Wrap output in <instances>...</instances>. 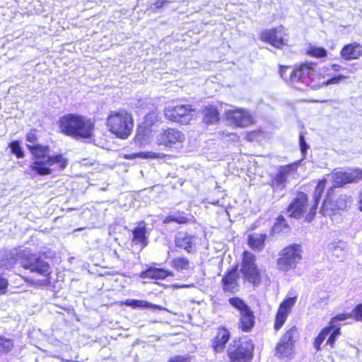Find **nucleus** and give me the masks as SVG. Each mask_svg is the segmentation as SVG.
Listing matches in <instances>:
<instances>
[{
	"instance_id": "1",
	"label": "nucleus",
	"mask_w": 362,
	"mask_h": 362,
	"mask_svg": "<svg viewBox=\"0 0 362 362\" xmlns=\"http://www.w3.org/2000/svg\"><path fill=\"white\" fill-rule=\"evenodd\" d=\"M26 141L29 143L27 147L33 156L30 169L36 175H50L52 172L51 167L55 165L62 170L66 167L67 160L62 154L49 156V146L35 144L37 141L35 131H30L27 134Z\"/></svg>"
},
{
	"instance_id": "2",
	"label": "nucleus",
	"mask_w": 362,
	"mask_h": 362,
	"mask_svg": "<svg viewBox=\"0 0 362 362\" xmlns=\"http://www.w3.org/2000/svg\"><path fill=\"white\" fill-rule=\"evenodd\" d=\"M63 134L76 139H90L94 130V122L89 118L76 114H67L59 119Z\"/></svg>"
},
{
	"instance_id": "3",
	"label": "nucleus",
	"mask_w": 362,
	"mask_h": 362,
	"mask_svg": "<svg viewBox=\"0 0 362 362\" xmlns=\"http://www.w3.org/2000/svg\"><path fill=\"white\" fill-rule=\"evenodd\" d=\"M109 131L119 139L128 138L134 127L133 117L127 110L110 111L106 122Z\"/></svg>"
},
{
	"instance_id": "4",
	"label": "nucleus",
	"mask_w": 362,
	"mask_h": 362,
	"mask_svg": "<svg viewBox=\"0 0 362 362\" xmlns=\"http://www.w3.org/2000/svg\"><path fill=\"white\" fill-rule=\"evenodd\" d=\"M317 64L313 62H307L301 64L298 68L292 69L289 66H281L279 74L286 82H302L307 86L315 87L312 84L315 76Z\"/></svg>"
},
{
	"instance_id": "5",
	"label": "nucleus",
	"mask_w": 362,
	"mask_h": 362,
	"mask_svg": "<svg viewBox=\"0 0 362 362\" xmlns=\"http://www.w3.org/2000/svg\"><path fill=\"white\" fill-rule=\"evenodd\" d=\"M301 247L300 245H291L279 252L276 261L277 269L284 273L294 270L302 259Z\"/></svg>"
},
{
	"instance_id": "6",
	"label": "nucleus",
	"mask_w": 362,
	"mask_h": 362,
	"mask_svg": "<svg viewBox=\"0 0 362 362\" xmlns=\"http://www.w3.org/2000/svg\"><path fill=\"white\" fill-rule=\"evenodd\" d=\"M19 260L21 266L32 272H36L45 277H49L52 273L48 262L37 255L32 254L28 250H23L19 253Z\"/></svg>"
},
{
	"instance_id": "7",
	"label": "nucleus",
	"mask_w": 362,
	"mask_h": 362,
	"mask_svg": "<svg viewBox=\"0 0 362 362\" xmlns=\"http://www.w3.org/2000/svg\"><path fill=\"white\" fill-rule=\"evenodd\" d=\"M256 257L254 254L245 251L243 255V260L240 272L245 281H247L257 286L260 284V272L255 264Z\"/></svg>"
},
{
	"instance_id": "8",
	"label": "nucleus",
	"mask_w": 362,
	"mask_h": 362,
	"mask_svg": "<svg viewBox=\"0 0 362 362\" xmlns=\"http://www.w3.org/2000/svg\"><path fill=\"white\" fill-rule=\"evenodd\" d=\"M157 142L159 145L169 148H180L185 141V134L176 128L163 129L157 135Z\"/></svg>"
},
{
	"instance_id": "9",
	"label": "nucleus",
	"mask_w": 362,
	"mask_h": 362,
	"mask_svg": "<svg viewBox=\"0 0 362 362\" xmlns=\"http://www.w3.org/2000/svg\"><path fill=\"white\" fill-rule=\"evenodd\" d=\"M229 303L240 312V327L244 332L250 331L254 326L255 317L250 308L240 298H229Z\"/></svg>"
},
{
	"instance_id": "10",
	"label": "nucleus",
	"mask_w": 362,
	"mask_h": 362,
	"mask_svg": "<svg viewBox=\"0 0 362 362\" xmlns=\"http://www.w3.org/2000/svg\"><path fill=\"white\" fill-rule=\"evenodd\" d=\"M192 111L191 105H180L167 107L164 110V114L165 117L172 122L187 124L192 118Z\"/></svg>"
},
{
	"instance_id": "11",
	"label": "nucleus",
	"mask_w": 362,
	"mask_h": 362,
	"mask_svg": "<svg viewBox=\"0 0 362 362\" xmlns=\"http://www.w3.org/2000/svg\"><path fill=\"white\" fill-rule=\"evenodd\" d=\"M298 336L296 326L288 329L276 345V355L279 358L287 357L293 353L294 343Z\"/></svg>"
},
{
	"instance_id": "12",
	"label": "nucleus",
	"mask_w": 362,
	"mask_h": 362,
	"mask_svg": "<svg viewBox=\"0 0 362 362\" xmlns=\"http://www.w3.org/2000/svg\"><path fill=\"white\" fill-rule=\"evenodd\" d=\"M310 206L308 204V195L304 192H299L293 202L288 206L287 212L290 217L300 218L309 213ZM307 221V219H305Z\"/></svg>"
},
{
	"instance_id": "13",
	"label": "nucleus",
	"mask_w": 362,
	"mask_h": 362,
	"mask_svg": "<svg viewBox=\"0 0 362 362\" xmlns=\"http://www.w3.org/2000/svg\"><path fill=\"white\" fill-rule=\"evenodd\" d=\"M226 119L239 127H246L254 122L252 115L246 110L236 108L226 112Z\"/></svg>"
},
{
	"instance_id": "14",
	"label": "nucleus",
	"mask_w": 362,
	"mask_h": 362,
	"mask_svg": "<svg viewBox=\"0 0 362 362\" xmlns=\"http://www.w3.org/2000/svg\"><path fill=\"white\" fill-rule=\"evenodd\" d=\"M296 173V168L292 165L281 167L272 180V187L278 191L284 189L289 179L294 177Z\"/></svg>"
},
{
	"instance_id": "15",
	"label": "nucleus",
	"mask_w": 362,
	"mask_h": 362,
	"mask_svg": "<svg viewBox=\"0 0 362 362\" xmlns=\"http://www.w3.org/2000/svg\"><path fill=\"white\" fill-rule=\"evenodd\" d=\"M286 35L284 28L281 25L275 29L265 30L261 34V39L270 43L276 48H281L286 45L287 40L284 39Z\"/></svg>"
},
{
	"instance_id": "16",
	"label": "nucleus",
	"mask_w": 362,
	"mask_h": 362,
	"mask_svg": "<svg viewBox=\"0 0 362 362\" xmlns=\"http://www.w3.org/2000/svg\"><path fill=\"white\" fill-rule=\"evenodd\" d=\"M362 178V171L358 169L350 172L337 171L332 173V179L335 187L352 182H358Z\"/></svg>"
},
{
	"instance_id": "17",
	"label": "nucleus",
	"mask_w": 362,
	"mask_h": 362,
	"mask_svg": "<svg viewBox=\"0 0 362 362\" xmlns=\"http://www.w3.org/2000/svg\"><path fill=\"white\" fill-rule=\"evenodd\" d=\"M351 317L349 314H339L332 317L327 327H332V332L328 335V338L326 341V345H329L331 348L334 347L337 337L341 334L340 324L339 322L347 320Z\"/></svg>"
},
{
	"instance_id": "18",
	"label": "nucleus",
	"mask_w": 362,
	"mask_h": 362,
	"mask_svg": "<svg viewBox=\"0 0 362 362\" xmlns=\"http://www.w3.org/2000/svg\"><path fill=\"white\" fill-rule=\"evenodd\" d=\"M197 237L185 231L178 232L175 238V245L187 252L195 250Z\"/></svg>"
},
{
	"instance_id": "19",
	"label": "nucleus",
	"mask_w": 362,
	"mask_h": 362,
	"mask_svg": "<svg viewBox=\"0 0 362 362\" xmlns=\"http://www.w3.org/2000/svg\"><path fill=\"white\" fill-rule=\"evenodd\" d=\"M296 298H288L284 300L280 305L278 312L276 315V320L274 323V329L279 330L284 324L288 314L291 308L294 305Z\"/></svg>"
},
{
	"instance_id": "20",
	"label": "nucleus",
	"mask_w": 362,
	"mask_h": 362,
	"mask_svg": "<svg viewBox=\"0 0 362 362\" xmlns=\"http://www.w3.org/2000/svg\"><path fill=\"white\" fill-rule=\"evenodd\" d=\"M340 56L346 61L358 59L362 56V45L356 42L346 45L341 49Z\"/></svg>"
},
{
	"instance_id": "21",
	"label": "nucleus",
	"mask_w": 362,
	"mask_h": 362,
	"mask_svg": "<svg viewBox=\"0 0 362 362\" xmlns=\"http://www.w3.org/2000/svg\"><path fill=\"white\" fill-rule=\"evenodd\" d=\"M326 182L327 180L325 179H323L318 182L315 187V190L314 192V204L312 206H310L309 213L306 216V219L308 222L312 221L315 216L317 206L322 197V194L324 192L326 186Z\"/></svg>"
},
{
	"instance_id": "22",
	"label": "nucleus",
	"mask_w": 362,
	"mask_h": 362,
	"mask_svg": "<svg viewBox=\"0 0 362 362\" xmlns=\"http://www.w3.org/2000/svg\"><path fill=\"white\" fill-rule=\"evenodd\" d=\"M230 338V332L224 327L218 329L216 336L213 341V348L216 353L222 352L225 348L226 344Z\"/></svg>"
},
{
	"instance_id": "23",
	"label": "nucleus",
	"mask_w": 362,
	"mask_h": 362,
	"mask_svg": "<svg viewBox=\"0 0 362 362\" xmlns=\"http://www.w3.org/2000/svg\"><path fill=\"white\" fill-rule=\"evenodd\" d=\"M173 276L172 272L161 268L150 267L142 272L140 276L143 279H165L168 276Z\"/></svg>"
},
{
	"instance_id": "24",
	"label": "nucleus",
	"mask_w": 362,
	"mask_h": 362,
	"mask_svg": "<svg viewBox=\"0 0 362 362\" xmlns=\"http://www.w3.org/2000/svg\"><path fill=\"white\" fill-rule=\"evenodd\" d=\"M223 289L234 293L238 291V274L236 270L229 272L223 279Z\"/></svg>"
},
{
	"instance_id": "25",
	"label": "nucleus",
	"mask_w": 362,
	"mask_h": 362,
	"mask_svg": "<svg viewBox=\"0 0 362 362\" xmlns=\"http://www.w3.org/2000/svg\"><path fill=\"white\" fill-rule=\"evenodd\" d=\"M266 235L253 233L248 237V244L253 250H261L264 245Z\"/></svg>"
},
{
	"instance_id": "26",
	"label": "nucleus",
	"mask_w": 362,
	"mask_h": 362,
	"mask_svg": "<svg viewBox=\"0 0 362 362\" xmlns=\"http://www.w3.org/2000/svg\"><path fill=\"white\" fill-rule=\"evenodd\" d=\"M203 121L207 124L216 123L219 119L218 110L213 106L206 107L203 110Z\"/></svg>"
},
{
	"instance_id": "27",
	"label": "nucleus",
	"mask_w": 362,
	"mask_h": 362,
	"mask_svg": "<svg viewBox=\"0 0 362 362\" xmlns=\"http://www.w3.org/2000/svg\"><path fill=\"white\" fill-rule=\"evenodd\" d=\"M334 205H335L334 199L332 198H330L329 194H328L327 198L323 202L322 206L320 209V213L325 216H332L338 211V209L334 208Z\"/></svg>"
},
{
	"instance_id": "28",
	"label": "nucleus",
	"mask_w": 362,
	"mask_h": 362,
	"mask_svg": "<svg viewBox=\"0 0 362 362\" xmlns=\"http://www.w3.org/2000/svg\"><path fill=\"white\" fill-rule=\"evenodd\" d=\"M133 241L136 244L146 246L147 244L146 229L145 226L136 227L133 230Z\"/></svg>"
},
{
	"instance_id": "29",
	"label": "nucleus",
	"mask_w": 362,
	"mask_h": 362,
	"mask_svg": "<svg viewBox=\"0 0 362 362\" xmlns=\"http://www.w3.org/2000/svg\"><path fill=\"white\" fill-rule=\"evenodd\" d=\"M126 305L130 306L133 308H146L152 309L161 310L162 308L160 305H154L146 300H136V299H127L124 302Z\"/></svg>"
},
{
	"instance_id": "30",
	"label": "nucleus",
	"mask_w": 362,
	"mask_h": 362,
	"mask_svg": "<svg viewBox=\"0 0 362 362\" xmlns=\"http://www.w3.org/2000/svg\"><path fill=\"white\" fill-rule=\"evenodd\" d=\"M332 327H325L317 336L313 342L314 348L318 351L321 350V345L332 332Z\"/></svg>"
},
{
	"instance_id": "31",
	"label": "nucleus",
	"mask_w": 362,
	"mask_h": 362,
	"mask_svg": "<svg viewBox=\"0 0 362 362\" xmlns=\"http://www.w3.org/2000/svg\"><path fill=\"white\" fill-rule=\"evenodd\" d=\"M334 199L335 202L334 208L338 209V210H344L346 209L349 204L352 202L351 197L346 194H340L338 197L334 198Z\"/></svg>"
},
{
	"instance_id": "32",
	"label": "nucleus",
	"mask_w": 362,
	"mask_h": 362,
	"mask_svg": "<svg viewBox=\"0 0 362 362\" xmlns=\"http://www.w3.org/2000/svg\"><path fill=\"white\" fill-rule=\"evenodd\" d=\"M172 267L177 271L188 269L189 267V262L185 257H177L173 259L170 263Z\"/></svg>"
},
{
	"instance_id": "33",
	"label": "nucleus",
	"mask_w": 362,
	"mask_h": 362,
	"mask_svg": "<svg viewBox=\"0 0 362 362\" xmlns=\"http://www.w3.org/2000/svg\"><path fill=\"white\" fill-rule=\"evenodd\" d=\"M127 159H134L136 158H163L162 153H158L155 152H140L137 153H132L125 155L124 156Z\"/></svg>"
},
{
	"instance_id": "34",
	"label": "nucleus",
	"mask_w": 362,
	"mask_h": 362,
	"mask_svg": "<svg viewBox=\"0 0 362 362\" xmlns=\"http://www.w3.org/2000/svg\"><path fill=\"white\" fill-rule=\"evenodd\" d=\"M306 52L308 54L316 58L325 57L327 54L325 48L317 46H310Z\"/></svg>"
},
{
	"instance_id": "35",
	"label": "nucleus",
	"mask_w": 362,
	"mask_h": 362,
	"mask_svg": "<svg viewBox=\"0 0 362 362\" xmlns=\"http://www.w3.org/2000/svg\"><path fill=\"white\" fill-rule=\"evenodd\" d=\"M343 248V243L341 242L332 243L328 245V250L337 257H340L344 255Z\"/></svg>"
},
{
	"instance_id": "36",
	"label": "nucleus",
	"mask_w": 362,
	"mask_h": 362,
	"mask_svg": "<svg viewBox=\"0 0 362 362\" xmlns=\"http://www.w3.org/2000/svg\"><path fill=\"white\" fill-rule=\"evenodd\" d=\"M288 225L283 216H279L274 225V230L278 233L286 232L288 230Z\"/></svg>"
},
{
	"instance_id": "37",
	"label": "nucleus",
	"mask_w": 362,
	"mask_h": 362,
	"mask_svg": "<svg viewBox=\"0 0 362 362\" xmlns=\"http://www.w3.org/2000/svg\"><path fill=\"white\" fill-rule=\"evenodd\" d=\"M170 222H176L178 223H185L187 222V218L185 216L174 214L168 216L163 221V223H168Z\"/></svg>"
},
{
	"instance_id": "38",
	"label": "nucleus",
	"mask_w": 362,
	"mask_h": 362,
	"mask_svg": "<svg viewBox=\"0 0 362 362\" xmlns=\"http://www.w3.org/2000/svg\"><path fill=\"white\" fill-rule=\"evenodd\" d=\"M9 147L11 148L12 153L15 154L18 158L23 157L24 153L21 148L20 143L18 141H12L9 144Z\"/></svg>"
},
{
	"instance_id": "39",
	"label": "nucleus",
	"mask_w": 362,
	"mask_h": 362,
	"mask_svg": "<svg viewBox=\"0 0 362 362\" xmlns=\"http://www.w3.org/2000/svg\"><path fill=\"white\" fill-rule=\"evenodd\" d=\"M13 346L12 340L0 337V351L8 352L11 351Z\"/></svg>"
},
{
	"instance_id": "40",
	"label": "nucleus",
	"mask_w": 362,
	"mask_h": 362,
	"mask_svg": "<svg viewBox=\"0 0 362 362\" xmlns=\"http://www.w3.org/2000/svg\"><path fill=\"white\" fill-rule=\"evenodd\" d=\"M347 77L344 75H338L336 76H334L332 78H329L327 81H323L322 82V85L324 86H329L331 84H338L342 80L346 78Z\"/></svg>"
},
{
	"instance_id": "41",
	"label": "nucleus",
	"mask_w": 362,
	"mask_h": 362,
	"mask_svg": "<svg viewBox=\"0 0 362 362\" xmlns=\"http://www.w3.org/2000/svg\"><path fill=\"white\" fill-rule=\"evenodd\" d=\"M352 314L356 320H362V303L353 310Z\"/></svg>"
},
{
	"instance_id": "42",
	"label": "nucleus",
	"mask_w": 362,
	"mask_h": 362,
	"mask_svg": "<svg viewBox=\"0 0 362 362\" xmlns=\"http://www.w3.org/2000/svg\"><path fill=\"white\" fill-rule=\"evenodd\" d=\"M299 144L302 154H305L309 148V146L306 144L305 138L302 134L299 136Z\"/></svg>"
},
{
	"instance_id": "43",
	"label": "nucleus",
	"mask_w": 362,
	"mask_h": 362,
	"mask_svg": "<svg viewBox=\"0 0 362 362\" xmlns=\"http://www.w3.org/2000/svg\"><path fill=\"white\" fill-rule=\"evenodd\" d=\"M8 286V281L6 279L0 276V293H4Z\"/></svg>"
},
{
	"instance_id": "44",
	"label": "nucleus",
	"mask_w": 362,
	"mask_h": 362,
	"mask_svg": "<svg viewBox=\"0 0 362 362\" xmlns=\"http://www.w3.org/2000/svg\"><path fill=\"white\" fill-rule=\"evenodd\" d=\"M169 362H184V358L181 356H175L171 358Z\"/></svg>"
},
{
	"instance_id": "45",
	"label": "nucleus",
	"mask_w": 362,
	"mask_h": 362,
	"mask_svg": "<svg viewBox=\"0 0 362 362\" xmlns=\"http://www.w3.org/2000/svg\"><path fill=\"white\" fill-rule=\"evenodd\" d=\"M341 66L339 64H332V69L334 70V71H340Z\"/></svg>"
},
{
	"instance_id": "46",
	"label": "nucleus",
	"mask_w": 362,
	"mask_h": 362,
	"mask_svg": "<svg viewBox=\"0 0 362 362\" xmlns=\"http://www.w3.org/2000/svg\"><path fill=\"white\" fill-rule=\"evenodd\" d=\"M358 199V209L362 211V192L359 194Z\"/></svg>"
},
{
	"instance_id": "47",
	"label": "nucleus",
	"mask_w": 362,
	"mask_h": 362,
	"mask_svg": "<svg viewBox=\"0 0 362 362\" xmlns=\"http://www.w3.org/2000/svg\"><path fill=\"white\" fill-rule=\"evenodd\" d=\"M154 117H156V114L152 112L147 115V118H150L151 119H153Z\"/></svg>"
}]
</instances>
